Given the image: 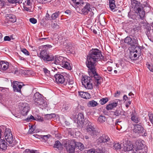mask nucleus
<instances>
[{
  "label": "nucleus",
  "instance_id": "obj_12",
  "mask_svg": "<svg viewBox=\"0 0 153 153\" xmlns=\"http://www.w3.org/2000/svg\"><path fill=\"white\" fill-rule=\"evenodd\" d=\"M124 42L131 46H137L138 42L137 38L136 37L132 39L130 37L127 36L124 39Z\"/></svg>",
  "mask_w": 153,
  "mask_h": 153
},
{
  "label": "nucleus",
  "instance_id": "obj_64",
  "mask_svg": "<svg viewBox=\"0 0 153 153\" xmlns=\"http://www.w3.org/2000/svg\"><path fill=\"white\" fill-rule=\"evenodd\" d=\"M107 69L108 71L110 72L112 71V68L111 67H108L107 68Z\"/></svg>",
  "mask_w": 153,
  "mask_h": 153
},
{
  "label": "nucleus",
  "instance_id": "obj_56",
  "mask_svg": "<svg viewBox=\"0 0 153 153\" xmlns=\"http://www.w3.org/2000/svg\"><path fill=\"white\" fill-rule=\"evenodd\" d=\"M45 19L47 20H49L50 19V15L47 13L45 16Z\"/></svg>",
  "mask_w": 153,
  "mask_h": 153
},
{
  "label": "nucleus",
  "instance_id": "obj_54",
  "mask_svg": "<svg viewBox=\"0 0 153 153\" xmlns=\"http://www.w3.org/2000/svg\"><path fill=\"white\" fill-rule=\"evenodd\" d=\"M25 2L27 5L30 6L31 5L32 0H26Z\"/></svg>",
  "mask_w": 153,
  "mask_h": 153
},
{
  "label": "nucleus",
  "instance_id": "obj_31",
  "mask_svg": "<svg viewBox=\"0 0 153 153\" xmlns=\"http://www.w3.org/2000/svg\"><path fill=\"white\" fill-rule=\"evenodd\" d=\"M114 145L111 147L112 146L113 147L114 149L115 150H119V151L120 149L122 150V148L121 146V144H120L118 143H114Z\"/></svg>",
  "mask_w": 153,
  "mask_h": 153
},
{
  "label": "nucleus",
  "instance_id": "obj_41",
  "mask_svg": "<svg viewBox=\"0 0 153 153\" xmlns=\"http://www.w3.org/2000/svg\"><path fill=\"white\" fill-rule=\"evenodd\" d=\"M35 120H38L39 121L42 122L43 121V118L42 117L37 115L35 118Z\"/></svg>",
  "mask_w": 153,
  "mask_h": 153
},
{
  "label": "nucleus",
  "instance_id": "obj_8",
  "mask_svg": "<svg viewBox=\"0 0 153 153\" xmlns=\"http://www.w3.org/2000/svg\"><path fill=\"white\" fill-rule=\"evenodd\" d=\"M97 140L99 143H105L109 147H111L114 143L113 140L106 134H103Z\"/></svg>",
  "mask_w": 153,
  "mask_h": 153
},
{
  "label": "nucleus",
  "instance_id": "obj_5",
  "mask_svg": "<svg viewBox=\"0 0 153 153\" xmlns=\"http://www.w3.org/2000/svg\"><path fill=\"white\" fill-rule=\"evenodd\" d=\"M144 143L143 140L136 141L133 153H146L148 151L147 148Z\"/></svg>",
  "mask_w": 153,
  "mask_h": 153
},
{
  "label": "nucleus",
  "instance_id": "obj_14",
  "mask_svg": "<svg viewBox=\"0 0 153 153\" xmlns=\"http://www.w3.org/2000/svg\"><path fill=\"white\" fill-rule=\"evenodd\" d=\"M85 119L83 114L81 113H79L77 116V119L75 120L78 126H81L85 122Z\"/></svg>",
  "mask_w": 153,
  "mask_h": 153
},
{
  "label": "nucleus",
  "instance_id": "obj_39",
  "mask_svg": "<svg viewBox=\"0 0 153 153\" xmlns=\"http://www.w3.org/2000/svg\"><path fill=\"white\" fill-rule=\"evenodd\" d=\"M77 146L78 147V149L80 150H82L84 149L85 147L83 144L77 142Z\"/></svg>",
  "mask_w": 153,
  "mask_h": 153
},
{
  "label": "nucleus",
  "instance_id": "obj_15",
  "mask_svg": "<svg viewBox=\"0 0 153 153\" xmlns=\"http://www.w3.org/2000/svg\"><path fill=\"white\" fill-rule=\"evenodd\" d=\"M20 83V82L18 81H14L12 85L14 91L21 93V89L22 87V85Z\"/></svg>",
  "mask_w": 153,
  "mask_h": 153
},
{
  "label": "nucleus",
  "instance_id": "obj_36",
  "mask_svg": "<svg viewBox=\"0 0 153 153\" xmlns=\"http://www.w3.org/2000/svg\"><path fill=\"white\" fill-rule=\"evenodd\" d=\"M60 12L58 11L53 13L51 16V18L52 20H55L59 16Z\"/></svg>",
  "mask_w": 153,
  "mask_h": 153
},
{
  "label": "nucleus",
  "instance_id": "obj_30",
  "mask_svg": "<svg viewBox=\"0 0 153 153\" xmlns=\"http://www.w3.org/2000/svg\"><path fill=\"white\" fill-rule=\"evenodd\" d=\"M129 57L131 60H136L137 59V55L136 53L131 52L129 55Z\"/></svg>",
  "mask_w": 153,
  "mask_h": 153
},
{
  "label": "nucleus",
  "instance_id": "obj_10",
  "mask_svg": "<svg viewBox=\"0 0 153 153\" xmlns=\"http://www.w3.org/2000/svg\"><path fill=\"white\" fill-rule=\"evenodd\" d=\"M4 135L6 141L10 144L12 143L13 141V138L12 134L9 128H5Z\"/></svg>",
  "mask_w": 153,
  "mask_h": 153
},
{
  "label": "nucleus",
  "instance_id": "obj_40",
  "mask_svg": "<svg viewBox=\"0 0 153 153\" xmlns=\"http://www.w3.org/2000/svg\"><path fill=\"white\" fill-rule=\"evenodd\" d=\"M8 1L9 3L11 4L22 3L21 0H8Z\"/></svg>",
  "mask_w": 153,
  "mask_h": 153
},
{
  "label": "nucleus",
  "instance_id": "obj_2",
  "mask_svg": "<svg viewBox=\"0 0 153 153\" xmlns=\"http://www.w3.org/2000/svg\"><path fill=\"white\" fill-rule=\"evenodd\" d=\"M75 8L79 13L85 16L88 15V17L89 19L93 18L94 13L92 11V7L89 3H87L81 10L78 7H75Z\"/></svg>",
  "mask_w": 153,
  "mask_h": 153
},
{
  "label": "nucleus",
  "instance_id": "obj_45",
  "mask_svg": "<svg viewBox=\"0 0 153 153\" xmlns=\"http://www.w3.org/2000/svg\"><path fill=\"white\" fill-rule=\"evenodd\" d=\"M21 51L26 55L28 56L30 55L29 52L25 48L22 49Z\"/></svg>",
  "mask_w": 153,
  "mask_h": 153
},
{
  "label": "nucleus",
  "instance_id": "obj_33",
  "mask_svg": "<svg viewBox=\"0 0 153 153\" xmlns=\"http://www.w3.org/2000/svg\"><path fill=\"white\" fill-rule=\"evenodd\" d=\"M124 113V111L120 110H117L114 112V114L117 116H119L120 115H125Z\"/></svg>",
  "mask_w": 153,
  "mask_h": 153
},
{
  "label": "nucleus",
  "instance_id": "obj_49",
  "mask_svg": "<svg viewBox=\"0 0 153 153\" xmlns=\"http://www.w3.org/2000/svg\"><path fill=\"white\" fill-rule=\"evenodd\" d=\"M51 27L54 28H58L59 27V25L56 23H55L54 22H52V23L51 24Z\"/></svg>",
  "mask_w": 153,
  "mask_h": 153
},
{
  "label": "nucleus",
  "instance_id": "obj_47",
  "mask_svg": "<svg viewBox=\"0 0 153 153\" xmlns=\"http://www.w3.org/2000/svg\"><path fill=\"white\" fill-rule=\"evenodd\" d=\"M151 30L150 27H146L145 29V33L148 36L150 33V32Z\"/></svg>",
  "mask_w": 153,
  "mask_h": 153
},
{
  "label": "nucleus",
  "instance_id": "obj_20",
  "mask_svg": "<svg viewBox=\"0 0 153 153\" xmlns=\"http://www.w3.org/2000/svg\"><path fill=\"white\" fill-rule=\"evenodd\" d=\"M65 59H66V58L61 56H55L54 63L56 64L61 65Z\"/></svg>",
  "mask_w": 153,
  "mask_h": 153
},
{
  "label": "nucleus",
  "instance_id": "obj_46",
  "mask_svg": "<svg viewBox=\"0 0 153 153\" xmlns=\"http://www.w3.org/2000/svg\"><path fill=\"white\" fill-rule=\"evenodd\" d=\"M42 70L45 74L48 75L49 74L50 72L47 68H43Z\"/></svg>",
  "mask_w": 153,
  "mask_h": 153
},
{
  "label": "nucleus",
  "instance_id": "obj_21",
  "mask_svg": "<svg viewBox=\"0 0 153 153\" xmlns=\"http://www.w3.org/2000/svg\"><path fill=\"white\" fill-rule=\"evenodd\" d=\"M6 19L9 22H14L16 20V17L13 14H7L6 16Z\"/></svg>",
  "mask_w": 153,
  "mask_h": 153
},
{
  "label": "nucleus",
  "instance_id": "obj_7",
  "mask_svg": "<svg viewBox=\"0 0 153 153\" xmlns=\"http://www.w3.org/2000/svg\"><path fill=\"white\" fill-rule=\"evenodd\" d=\"M85 128L84 131L91 136H94L96 135L97 132L95 129L94 126L89 120H87L85 121Z\"/></svg>",
  "mask_w": 153,
  "mask_h": 153
},
{
  "label": "nucleus",
  "instance_id": "obj_11",
  "mask_svg": "<svg viewBox=\"0 0 153 153\" xmlns=\"http://www.w3.org/2000/svg\"><path fill=\"white\" fill-rule=\"evenodd\" d=\"M134 131L135 133L140 134L143 136H146L147 135V133L145 132L144 128L139 124H136L134 126Z\"/></svg>",
  "mask_w": 153,
  "mask_h": 153
},
{
  "label": "nucleus",
  "instance_id": "obj_48",
  "mask_svg": "<svg viewBox=\"0 0 153 153\" xmlns=\"http://www.w3.org/2000/svg\"><path fill=\"white\" fill-rule=\"evenodd\" d=\"M32 120H35V118L32 115H30L29 117H27L25 119V120L27 121H31Z\"/></svg>",
  "mask_w": 153,
  "mask_h": 153
},
{
  "label": "nucleus",
  "instance_id": "obj_50",
  "mask_svg": "<svg viewBox=\"0 0 153 153\" xmlns=\"http://www.w3.org/2000/svg\"><path fill=\"white\" fill-rule=\"evenodd\" d=\"M30 21L32 23L35 24L37 22V20L34 18H31L30 19Z\"/></svg>",
  "mask_w": 153,
  "mask_h": 153
},
{
  "label": "nucleus",
  "instance_id": "obj_60",
  "mask_svg": "<svg viewBox=\"0 0 153 153\" xmlns=\"http://www.w3.org/2000/svg\"><path fill=\"white\" fill-rule=\"evenodd\" d=\"M33 136L36 138H41L42 135H39L36 134L33 135Z\"/></svg>",
  "mask_w": 153,
  "mask_h": 153
},
{
  "label": "nucleus",
  "instance_id": "obj_27",
  "mask_svg": "<svg viewBox=\"0 0 153 153\" xmlns=\"http://www.w3.org/2000/svg\"><path fill=\"white\" fill-rule=\"evenodd\" d=\"M118 104L117 102H114L110 104H109L106 106V109L108 110H111L113 108L116 107Z\"/></svg>",
  "mask_w": 153,
  "mask_h": 153
},
{
  "label": "nucleus",
  "instance_id": "obj_32",
  "mask_svg": "<svg viewBox=\"0 0 153 153\" xmlns=\"http://www.w3.org/2000/svg\"><path fill=\"white\" fill-rule=\"evenodd\" d=\"M97 120L100 123H102L106 121V118L105 116L101 115L98 117Z\"/></svg>",
  "mask_w": 153,
  "mask_h": 153
},
{
  "label": "nucleus",
  "instance_id": "obj_62",
  "mask_svg": "<svg viewBox=\"0 0 153 153\" xmlns=\"http://www.w3.org/2000/svg\"><path fill=\"white\" fill-rule=\"evenodd\" d=\"M129 100H130V98H129ZM123 99L124 100H125V101H126L127 100H128V98L127 97V96L125 95L123 97Z\"/></svg>",
  "mask_w": 153,
  "mask_h": 153
},
{
  "label": "nucleus",
  "instance_id": "obj_22",
  "mask_svg": "<svg viewBox=\"0 0 153 153\" xmlns=\"http://www.w3.org/2000/svg\"><path fill=\"white\" fill-rule=\"evenodd\" d=\"M66 60L67 59L66 58V59H65V60H64L61 66L63 68L67 69L70 70H71L72 69V65L67 62Z\"/></svg>",
  "mask_w": 153,
  "mask_h": 153
},
{
  "label": "nucleus",
  "instance_id": "obj_9",
  "mask_svg": "<svg viewBox=\"0 0 153 153\" xmlns=\"http://www.w3.org/2000/svg\"><path fill=\"white\" fill-rule=\"evenodd\" d=\"M82 85L87 89H92L93 88L92 81L89 77L85 76L82 79Z\"/></svg>",
  "mask_w": 153,
  "mask_h": 153
},
{
  "label": "nucleus",
  "instance_id": "obj_6",
  "mask_svg": "<svg viewBox=\"0 0 153 153\" xmlns=\"http://www.w3.org/2000/svg\"><path fill=\"white\" fill-rule=\"evenodd\" d=\"M38 56L42 60L45 62L52 61L54 59V56L48 53L45 50H42L39 54L38 53Z\"/></svg>",
  "mask_w": 153,
  "mask_h": 153
},
{
  "label": "nucleus",
  "instance_id": "obj_51",
  "mask_svg": "<svg viewBox=\"0 0 153 153\" xmlns=\"http://www.w3.org/2000/svg\"><path fill=\"white\" fill-rule=\"evenodd\" d=\"M147 67L150 71L153 72V65H152L148 64Z\"/></svg>",
  "mask_w": 153,
  "mask_h": 153
},
{
  "label": "nucleus",
  "instance_id": "obj_29",
  "mask_svg": "<svg viewBox=\"0 0 153 153\" xmlns=\"http://www.w3.org/2000/svg\"><path fill=\"white\" fill-rule=\"evenodd\" d=\"M71 1H72L73 3L74 4V5H75V7H78V5H81V4H84L82 0H71Z\"/></svg>",
  "mask_w": 153,
  "mask_h": 153
},
{
  "label": "nucleus",
  "instance_id": "obj_53",
  "mask_svg": "<svg viewBox=\"0 0 153 153\" xmlns=\"http://www.w3.org/2000/svg\"><path fill=\"white\" fill-rule=\"evenodd\" d=\"M85 153H95V150L94 149H91L87 150Z\"/></svg>",
  "mask_w": 153,
  "mask_h": 153
},
{
  "label": "nucleus",
  "instance_id": "obj_28",
  "mask_svg": "<svg viewBox=\"0 0 153 153\" xmlns=\"http://www.w3.org/2000/svg\"><path fill=\"white\" fill-rule=\"evenodd\" d=\"M87 106L89 107H95L97 106L98 103L97 102L94 100L89 101L87 104Z\"/></svg>",
  "mask_w": 153,
  "mask_h": 153
},
{
  "label": "nucleus",
  "instance_id": "obj_25",
  "mask_svg": "<svg viewBox=\"0 0 153 153\" xmlns=\"http://www.w3.org/2000/svg\"><path fill=\"white\" fill-rule=\"evenodd\" d=\"M109 7L111 10L113 11H115L116 10H115L116 5L115 4V0H109Z\"/></svg>",
  "mask_w": 153,
  "mask_h": 153
},
{
  "label": "nucleus",
  "instance_id": "obj_17",
  "mask_svg": "<svg viewBox=\"0 0 153 153\" xmlns=\"http://www.w3.org/2000/svg\"><path fill=\"white\" fill-rule=\"evenodd\" d=\"M134 148L133 145L131 143H124L122 148V151L128 152L132 150Z\"/></svg>",
  "mask_w": 153,
  "mask_h": 153
},
{
  "label": "nucleus",
  "instance_id": "obj_58",
  "mask_svg": "<svg viewBox=\"0 0 153 153\" xmlns=\"http://www.w3.org/2000/svg\"><path fill=\"white\" fill-rule=\"evenodd\" d=\"M149 120L151 122L152 120L153 119V114H151L149 115Z\"/></svg>",
  "mask_w": 153,
  "mask_h": 153
},
{
  "label": "nucleus",
  "instance_id": "obj_63",
  "mask_svg": "<svg viewBox=\"0 0 153 153\" xmlns=\"http://www.w3.org/2000/svg\"><path fill=\"white\" fill-rule=\"evenodd\" d=\"M120 91H117V92L115 93V96H118L120 95Z\"/></svg>",
  "mask_w": 153,
  "mask_h": 153
},
{
  "label": "nucleus",
  "instance_id": "obj_35",
  "mask_svg": "<svg viewBox=\"0 0 153 153\" xmlns=\"http://www.w3.org/2000/svg\"><path fill=\"white\" fill-rule=\"evenodd\" d=\"M66 149L68 152L69 153H73L74 152L75 147L66 146Z\"/></svg>",
  "mask_w": 153,
  "mask_h": 153
},
{
  "label": "nucleus",
  "instance_id": "obj_44",
  "mask_svg": "<svg viewBox=\"0 0 153 153\" xmlns=\"http://www.w3.org/2000/svg\"><path fill=\"white\" fill-rule=\"evenodd\" d=\"M53 118L52 114H47L45 116V120H49Z\"/></svg>",
  "mask_w": 153,
  "mask_h": 153
},
{
  "label": "nucleus",
  "instance_id": "obj_4",
  "mask_svg": "<svg viewBox=\"0 0 153 153\" xmlns=\"http://www.w3.org/2000/svg\"><path fill=\"white\" fill-rule=\"evenodd\" d=\"M134 10L140 19H143L145 14V11L142 4L137 1H135L133 4Z\"/></svg>",
  "mask_w": 153,
  "mask_h": 153
},
{
  "label": "nucleus",
  "instance_id": "obj_37",
  "mask_svg": "<svg viewBox=\"0 0 153 153\" xmlns=\"http://www.w3.org/2000/svg\"><path fill=\"white\" fill-rule=\"evenodd\" d=\"M108 101L107 97L102 98L100 100V102L102 105H103L106 103Z\"/></svg>",
  "mask_w": 153,
  "mask_h": 153
},
{
  "label": "nucleus",
  "instance_id": "obj_57",
  "mask_svg": "<svg viewBox=\"0 0 153 153\" xmlns=\"http://www.w3.org/2000/svg\"><path fill=\"white\" fill-rule=\"evenodd\" d=\"M32 150H30L29 149H26L24 152V153H32Z\"/></svg>",
  "mask_w": 153,
  "mask_h": 153
},
{
  "label": "nucleus",
  "instance_id": "obj_24",
  "mask_svg": "<svg viewBox=\"0 0 153 153\" xmlns=\"http://www.w3.org/2000/svg\"><path fill=\"white\" fill-rule=\"evenodd\" d=\"M77 142H76L75 140H68V141L66 143V146L76 147L77 146Z\"/></svg>",
  "mask_w": 153,
  "mask_h": 153
},
{
  "label": "nucleus",
  "instance_id": "obj_55",
  "mask_svg": "<svg viewBox=\"0 0 153 153\" xmlns=\"http://www.w3.org/2000/svg\"><path fill=\"white\" fill-rule=\"evenodd\" d=\"M4 40L5 41H10L11 40V38L9 36H6L4 37Z\"/></svg>",
  "mask_w": 153,
  "mask_h": 153
},
{
  "label": "nucleus",
  "instance_id": "obj_3",
  "mask_svg": "<svg viewBox=\"0 0 153 153\" xmlns=\"http://www.w3.org/2000/svg\"><path fill=\"white\" fill-rule=\"evenodd\" d=\"M33 102L36 105L41 106L43 108H45L48 106L47 102L44 101L42 95L38 92H36L34 94Z\"/></svg>",
  "mask_w": 153,
  "mask_h": 153
},
{
  "label": "nucleus",
  "instance_id": "obj_23",
  "mask_svg": "<svg viewBox=\"0 0 153 153\" xmlns=\"http://www.w3.org/2000/svg\"><path fill=\"white\" fill-rule=\"evenodd\" d=\"M79 95L82 98L85 99H89L91 98L90 94L86 92H78Z\"/></svg>",
  "mask_w": 153,
  "mask_h": 153
},
{
  "label": "nucleus",
  "instance_id": "obj_38",
  "mask_svg": "<svg viewBox=\"0 0 153 153\" xmlns=\"http://www.w3.org/2000/svg\"><path fill=\"white\" fill-rule=\"evenodd\" d=\"M131 120L136 123H138L139 122L138 118L134 114H131Z\"/></svg>",
  "mask_w": 153,
  "mask_h": 153
},
{
  "label": "nucleus",
  "instance_id": "obj_1",
  "mask_svg": "<svg viewBox=\"0 0 153 153\" xmlns=\"http://www.w3.org/2000/svg\"><path fill=\"white\" fill-rule=\"evenodd\" d=\"M103 58L101 51L97 48H92L91 50L87 57L86 64L88 68V71L93 74L95 79L94 83L97 87L101 83V77L97 73L96 63Z\"/></svg>",
  "mask_w": 153,
  "mask_h": 153
},
{
  "label": "nucleus",
  "instance_id": "obj_19",
  "mask_svg": "<svg viewBox=\"0 0 153 153\" xmlns=\"http://www.w3.org/2000/svg\"><path fill=\"white\" fill-rule=\"evenodd\" d=\"M66 85L70 89H73L75 85L74 83L73 78L72 77L68 78L66 82Z\"/></svg>",
  "mask_w": 153,
  "mask_h": 153
},
{
  "label": "nucleus",
  "instance_id": "obj_16",
  "mask_svg": "<svg viewBox=\"0 0 153 153\" xmlns=\"http://www.w3.org/2000/svg\"><path fill=\"white\" fill-rule=\"evenodd\" d=\"M10 66L9 63L7 62L4 61H0V71H6L8 68H10Z\"/></svg>",
  "mask_w": 153,
  "mask_h": 153
},
{
  "label": "nucleus",
  "instance_id": "obj_34",
  "mask_svg": "<svg viewBox=\"0 0 153 153\" xmlns=\"http://www.w3.org/2000/svg\"><path fill=\"white\" fill-rule=\"evenodd\" d=\"M62 145L59 141H56L54 144L53 147L54 148H57L59 149L62 148Z\"/></svg>",
  "mask_w": 153,
  "mask_h": 153
},
{
  "label": "nucleus",
  "instance_id": "obj_26",
  "mask_svg": "<svg viewBox=\"0 0 153 153\" xmlns=\"http://www.w3.org/2000/svg\"><path fill=\"white\" fill-rule=\"evenodd\" d=\"M7 143L4 140H0V149L2 150H5L7 149Z\"/></svg>",
  "mask_w": 153,
  "mask_h": 153
},
{
  "label": "nucleus",
  "instance_id": "obj_43",
  "mask_svg": "<svg viewBox=\"0 0 153 153\" xmlns=\"http://www.w3.org/2000/svg\"><path fill=\"white\" fill-rule=\"evenodd\" d=\"M10 66H11V67L10 68H9L11 70L10 72L16 74V72H17V68H15L13 66L11 65Z\"/></svg>",
  "mask_w": 153,
  "mask_h": 153
},
{
  "label": "nucleus",
  "instance_id": "obj_59",
  "mask_svg": "<svg viewBox=\"0 0 153 153\" xmlns=\"http://www.w3.org/2000/svg\"><path fill=\"white\" fill-rule=\"evenodd\" d=\"M65 13L67 15H70L71 14V11L69 10H66L65 11Z\"/></svg>",
  "mask_w": 153,
  "mask_h": 153
},
{
  "label": "nucleus",
  "instance_id": "obj_61",
  "mask_svg": "<svg viewBox=\"0 0 153 153\" xmlns=\"http://www.w3.org/2000/svg\"><path fill=\"white\" fill-rule=\"evenodd\" d=\"M131 101L129 100V101H128L127 103L126 104V107L127 108H128L129 107V105L131 104Z\"/></svg>",
  "mask_w": 153,
  "mask_h": 153
},
{
  "label": "nucleus",
  "instance_id": "obj_42",
  "mask_svg": "<svg viewBox=\"0 0 153 153\" xmlns=\"http://www.w3.org/2000/svg\"><path fill=\"white\" fill-rule=\"evenodd\" d=\"M69 109V107L68 106L66 105H64L61 111L63 112H65Z\"/></svg>",
  "mask_w": 153,
  "mask_h": 153
},
{
  "label": "nucleus",
  "instance_id": "obj_52",
  "mask_svg": "<svg viewBox=\"0 0 153 153\" xmlns=\"http://www.w3.org/2000/svg\"><path fill=\"white\" fill-rule=\"evenodd\" d=\"M48 136H49V135H42L41 139H43L45 141L47 140L48 138Z\"/></svg>",
  "mask_w": 153,
  "mask_h": 153
},
{
  "label": "nucleus",
  "instance_id": "obj_13",
  "mask_svg": "<svg viewBox=\"0 0 153 153\" xmlns=\"http://www.w3.org/2000/svg\"><path fill=\"white\" fill-rule=\"evenodd\" d=\"M20 105L22 108L21 114L23 116L27 115L30 110L28 104L26 102H22L20 103Z\"/></svg>",
  "mask_w": 153,
  "mask_h": 153
},
{
  "label": "nucleus",
  "instance_id": "obj_18",
  "mask_svg": "<svg viewBox=\"0 0 153 153\" xmlns=\"http://www.w3.org/2000/svg\"><path fill=\"white\" fill-rule=\"evenodd\" d=\"M55 79L58 83H63L65 81V79L63 75L56 74L54 75Z\"/></svg>",
  "mask_w": 153,
  "mask_h": 153
}]
</instances>
